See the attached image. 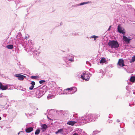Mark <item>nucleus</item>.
<instances>
[{
	"instance_id": "6ab92c4d",
	"label": "nucleus",
	"mask_w": 135,
	"mask_h": 135,
	"mask_svg": "<svg viewBox=\"0 0 135 135\" xmlns=\"http://www.w3.org/2000/svg\"><path fill=\"white\" fill-rule=\"evenodd\" d=\"M130 81L132 82H134L135 81V76H133L131 77Z\"/></svg>"
},
{
	"instance_id": "c85d7f7f",
	"label": "nucleus",
	"mask_w": 135,
	"mask_h": 135,
	"mask_svg": "<svg viewBox=\"0 0 135 135\" xmlns=\"http://www.w3.org/2000/svg\"><path fill=\"white\" fill-rule=\"evenodd\" d=\"M63 129H59L58 131L59 132V133H61V132L63 131Z\"/></svg>"
},
{
	"instance_id": "9d476101",
	"label": "nucleus",
	"mask_w": 135,
	"mask_h": 135,
	"mask_svg": "<svg viewBox=\"0 0 135 135\" xmlns=\"http://www.w3.org/2000/svg\"><path fill=\"white\" fill-rule=\"evenodd\" d=\"M118 64L121 67H123L124 66V60L122 59H119Z\"/></svg>"
},
{
	"instance_id": "a211bd4d",
	"label": "nucleus",
	"mask_w": 135,
	"mask_h": 135,
	"mask_svg": "<svg viewBox=\"0 0 135 135\" xmlns=\"http://www.w3.org/2000/svg\"><path fill=\"white\" fill-rule=\"evenodd\" d=\"M41 127L42 129H43V131H45L46 130V128H47V126H46L45 124L42 125Z\"/></svg>"
},
{
	"instance_id": "c9c22d12",
	"label": "nucleus",
	"mask_w": 135,
	"mask_h": 135,
	"mask_svg": "<svg viewBox=\"0 0 135 135\" xmlns=\"http://www.w3.org/2000/svg\"><path fill=\"white\" fill-rule=\"evenodd\" d=\"M1 117H0V120H1Z\"/></svg>"
},
{
	"instance_id": "ddd939ff",
	"label": "nucleus",
	"mask_w": 135,
	"mask_h": 135,
	"mask_svg": "<svg viewBox=\"0 0 135 135\" xmlns=\"http://www.w3.org/2000/svg\"><path fill=\"white\" fill-rule=\"evenodd\" d=\"M123 38L124 40L126 42H127L128 43H129V41L131 39L128 38L127 37L124 36H123Z\"/></svg>"
},
{
	"instance_id": "473e14b6",
	"label": "nucleus",
	"mask_w": 135,
	"mask_h": 135,
	"mask_svg": "<svg viewBox=\"0 0 135 135\" xmlns=\"http://www.w3.org/2000/svg\"><path fill=\"white\" fill-rule=\"evenodd\" d=\"M59 133V132L58 131H56L55 132V133L56 134H57L58 133Z\"/></svg>"
},
{
	"instance_id": "2eb2a0df",
	"label": "nucleus",
	"mask_w": 135,
	"mask_h": 135,
	"mask_svg": "<svg viewBox=\"0 0 135 135\" xmlns=\"http://www.w3.org/2000/svg\"><path fill=\"white\" fill-rule=\"evenodd\" d=\"M55 95H56L49 94L47 96V99H49L53 98H54L55 97Z\"/></svg>"
},
{
	"instance_id": "9b49d317",
	"label": "nucleus",
	"mask_w": 135,
	"mask_h": 135,
	"mask_svg": "<svg viewBox=\"0 0 135 135\" xmlns=\"http://www.w3.org/2000/svg\"><path fill=\"white\" fill-rule=\"evenodd\" d=\"M73 135H83V130L81 129H78L77 132L74 133Z\"/></svg>"
},
{
	"instance_id": "7ed1b4c3",
	"label": "nucleus",
	"mask_w": 135,
	"mask_h": 135,
	"mask_svg": "<svg viewBox=\"0 0 135 135\" xmlns=\"http://www.w3.org/2000/svg\"><path fill=\"white\" fill-rule=\"evenodd\" d=\"M90 73L89 72H85L83 74V75H81V78L83 80H85L86 81H88L89 79L90 76Z\"/></svg>"
},
{
	"instance_id": "f257e3e1",
	"label": "nucleus",
	"mask_w": 135,
	"mask_h": 135,
	"mask_svg": "<svg viewBox=\"0 0 135 135\" xmlns=\"http://www.w3.org/2000/svg\"><path fill=\"white\" fill-rule=\"evenodd\" d=\"M108 45L112 48H116L119 47L118 43L116 41H110L108 44Z\"/></svg>"
},
{
	"instance_id": "412c9836",
	"label": "nucleus",
	"mask_w": 135,
	"mask_h": 135,
	"mask_svg": "<svg viewBox=\"0 0 135 135\" xmlns=\"http://www.w3.org/2000/svg\"><path fill=\"white\" fill-rule=\"evenodd\" d=\"M91 2H90L88 1L86 2H84L80 4V5H82L84 4H87L89 3H91Z\"/></svg>"
},
{
	"instance_id": "1a4fd4ad",
	"label": "nucleus",
	"mask_w": 135,
	"mask_h": 135,
	"mask_svg": "<svg viewBox=\"0 0 135 135\" xmlns=\"http://www.w3.org/2000/svg\"><path fill=\"white\" fill-rule=\"evenodd\" d=\"M38 90L40 89V90H42L46 92V89L47 88V86L46 85H41L40 86H38Z\"/></svg>"
},
{
	"instance_id": "393cba45",
	"label": "nucleus",
	"mask_w": 135,
	"mask_h": 135,
	"mask_svg": "<svg viewBox=\"0 0 135 135\" xmlns=\"http://www.w3.org/2000/svg\"><path fill=\"white\" fill-rule=\"evenodd\" d=\"M91 37L92 38H94V40H95V39L98 38V36L94 35L91 36Z\"/></svg>"
},
{
	"instance_id": "6e6552de",
	"label": "nucleus",
	"mask_w": 135,
	"mask_h": 135,
	"mask_svg": "<svg viewBox=\"0 0 135 135\" xmlns=\"http://www.w3.org/2000/svg\"><path fill=\"white\" fill-rule=\"evenodd\" d=\"M15 76L18 77V79L20 80H23L24 78L26 77L25 76L19 74H15Z\"/></svg>"
},
{
	"instance_id": "e433bc0d",
	"label": "nucleus",
	"mask_w": 135,
	"mask_h": 135,
	"mask_svg": "<svg viewBox=\"0 0 135 135\" xmlns=\"http://www.w3.org/2000/svg\"><path fill=\"white\" fill-rule=\"evenodd\" d=\"M110 27H111V26H110V27H109V30H109V29H110Z\"/></svg>"
},
{
	"instance_id": "5701e85b",
	"label": "nucleus",
	"mask_w": 135,
	"mask_h": 135,
	"mask_svg": "<svg viewBox=\"0 0 135 135\" xmlns=\"http://www.w3.org/2000/svg\"><path fill=\"white\" fill-rule=\"evenodd\" d=\"M40 129H37L36 130V132H35V133L36 135L40 133Z\"/></svg>"
},
{
	"instance_id": "a878e982",
	"label": "nucleus",
	"mask_w": 135,
	"mask_h": 135,
	"mask_svg": "<svg viewBox=\"0 0 135 135\" xmlns=\"http://www.w3.org/2000/svg\"><path fill=\"white\" fill-rule=\"evenodd\" d=\"M99 132L98 131H93V134H94V135L96 134Z\"/></svg>"
},
{
	"instance_id": "ea45409f",
	"label": "nucleus",
	"mask_w": 135,
	"mask_h": 135,
	"mask_svg": "<svg viewBox=\"0 0 135 135\" xmlns=\"http://www.w3.org/2000/svg\"><path fill=\"white\" fill-rule=\"evenodd\" d=\"M129 106H131L130 104H129Z\"/></svg>"
},
{
	"instance_id": "58836bf2",
	"label": "nucleus",
	"mask_w": 135,
	"mask_h": 135,
	"mask_svg": "<svg viewBox=\"0 0 135 135\" xmlns=\"http://www.w3.org/2000/svg\"><path fill=\"white\" fill-rule=\"evenodd\" d=\"M0 85H1V84H2L0 82Z\"/></svg>"
},
{
	"instance_id": "4468645a",
	"label": "nucleus",
	"mask_w": 135,
	"mask_h": 135,
	"mask_svg": "<svg viewBox=\"0 0 135 135\" xmlns=\"http://www.w3.org/2000/svg\"><path fill=\"white\" fill-rule=\"evenodd\" d=\"M77 123V122L76 121H70L67 122V124L71 126H73L75 123Z\"/></svg>"
},
{
	"instance_id": "39448f33",
	"label": "nucleus",
	"mask_w": 135,
	"mask_h": 135,
	"mask_svg": "<svg viewBox=\"0 0 135 135\" xmlns=\"http://www.w3.org/2000/svg\"><path fill=\"white\" fill-rule=\"evenodd\" d=\"M13 85H0V89L2 90H6L7 89H13Z\"/></svg>"
},
{
	"instance_id": "dca6fc26",
	"label": "nucleus",
	"mask_w": 135,
	"mask_h": 135,
	"mask_svg": "<svg viewBox=\"0 0 135 135\" xmlns=\"http://www.w3.org/2000/svg\"><path fill=\"white\" fill-rule=\"evenodd\" d=\"M33 130L32 128L30 127L26 128V132L27 133H30Z\"/></svg>"
},
{
	"instance_id": "cd10ccee",
	"label": "nucleus",
	"mask_w": 135,
	"mask_h": 135,
	"mask_svg": "<svg viewBox=\"0 0 135 135\" xmlns=\"http://www.w3.org/2000/svg\"><path fill=\"white\" fill-rule=\"evenodd\" d=\"M69 60L70 61L72 62L74 61V58L73 57V58H71V59H69Z\"/></svg>"
},
{
	"instance_id": "4be33fe9",
	"label": "nucleus",
	"mask_w": 135,
	"mask_h": 135,
	"mask_svg": "<svg viewBox=\"0 0 135 135\" xmlns=\"http://www.w3.org/2000/svg\"><path fill=\"white\" fill-rule=\"evenodd\" d=\"M16 37L17 39L18 40L20 39L21 38L20 34L19 33H18V34L16 35Z\"/></svg>"
},
{
	"instance_id": "2f4dec72",
	"label": "nucleus",
	"mask_w": 135,
	"mask_h": 135,
	"mask_svg": "<svg viewBox=\"0 0 135 135\" xmlns=\"http://www.w3.org/2000/svg\"><path fill=\"white\" fill-rule=\"evenodd\" d=\"M31 84H35V83L34 81H32L31 83Z\"/></svg>"
},
{
	"instance_id": "f8f14e48",
	"label": "nucleus",
	"mask_w": 135,
	"mask_h": 135,
	"mask_svg": "<svg viewBox=\"0 0 135 135\" xmlns=\"http://www.w3.org/2000/svg\"><path fill=\"white\" fill-rule=\"evenodd\" d=\"M118 32L120 33H122L123 35H125V32L124 31V30L122 29V28L118 25Z\"/></svg>"
},
{
	"instance_id": "aec40b11",
	"label": "nucleus",
	"mask_w": 135,
	"mask_h": 135,
	"mask_svg": "<svg viewBox=\"0 0 135 135\" xmlns=\"http://www.w3.org/2000/svg\"><path fill=\"white\" fill-rule=\"evenodd\" d=\"M6 47L9 49H12L13 48V46L12 45H10L6 46Z\"/></svg>"
},
{
	"instance_id": "f3484780",
	"label": "nucleus",
	"mask_w": 135,
	"mask_h": 135,
	"mask_svg": "<svg viewBox=\"0 0 135 135\" xmlns=\"http://www.w3.org/2000/svg\"><path fill=\"white\" fill-rule=\"evenodd\" d=\"M106 59L103 57H102L100 61V63H104L106 62Z\"/></svg>"
},
{
	"instance_id": "f03ea898",
	"label": "nucleus",
	"mask_w": 135,
	"mask_h": 135,
	"mask_svg": "<svg viewBox=\"0 0 135 135\" xmlns=\"http://www.w3.org/2000/svg\"><path fill=\"white\" fill-rule=\"evenodd\" d=\"M77 90L76 87H74L66 89L65 90V92L67 94H71L74 93Z\"/></svg>"
},
{
	"instance_id": "f704fd0d",
	"label": "nucleus",
	"mask_w": 135,
	"mask_h": 135,
	"mask_svg": "<svg viewBox=\"0 0 135 135\" xmlns=\"http://www.w3.org/2000/svg\"><path fill=\"white\" fill-rule=\"evenodd\" d=\"M117 122H120V121H119V119H117Z\"/></svg>"
},
{
	"instance_id": "72a5a7b5",
	"label": "nucleus",
	"mask_w": 135,
	"mask_h": 135,
	"mask_svg": "<svg viewBox=\"0 0 135 135\" xmlns=\"http://www.w3.org/2000/svg\"><path fill=\"white\" fill-rule=\"evenodd\" d=\"M59 91H60V92H61V91H62V90L61 89H59Z\"/></svg>"
},
{
	"instance_id": "4c0bfd02",
	"label": "nucleus",
	"mask_w": 135,
	"mask_h": 135,
	"mask_svg": "<svg viewBox=\"0 0 135 135\" xmlns=\"http://www.w3.org/2000/svg\"><path fill=\"white\" fill-rule=\"evenodd\" d=\"M128 86H127L126 87V89H127V88H128Z\"/></svg>"
},
{
	"instance_id": "423d86ee",
	"label": "nucleus",
	"mask_w": 135,
	"mask_h": 135,
	"mask_svg": "<svg viewBox=\"0 0 135 135\" xmlns=\"http://www.w3.org/2000/svg\"><path fill=\"white\" fill-rule=\"evenodd\" d=\"M46 91H44L42 90H39V91H38L36 93V97L37 98H40L44 94Z\"/></svg>"
},
{
	"instance_id": "20e7f679",
	"label": "nucleus",
	"mask_w": 135,
	"mask_h": 135,
	"mask_svg": "<svg viewBox=\"0 0 135 135\" xmlns=\"http://www.w3.org/2000/svg\"><path fill=\"white\" fill-rule=\"evenodd\" d=\"M87 117L86 118H87L88 120V122H90L91 121H94L95 120V118H97L95 117L94 114H89L88 115H86Z\"/></svg>"
},
{
	"instance_id": "0eeeda50",
	"label": "nucleus",
	"mask_w": 135,
	"mask_h": 135,
	"mask_svg": "<svg viewBox=\"0 0 135 135\" xmlns=\"http://www.w3.org/2000/svg\"><path fill=\"white\" fill-rule=\"evenodd\" d=\"M86 116H84L82 117L80 119V122L81 123H86L88 122V120L87 118H86Z\"/></svg>"
},
{
	"instance_id": "a19ab883",
	"label": "nucleus",
	"mask_w": 135,
	"mask_h": 135,
	"mask_svg": "<svg viewBox=\"0 0 135 135\" xmlns=\"http://www.w3.org/2000/svg\"><path fill=\"white\" fill-rule=\"evenodd\" d=\"M36 88H34L33 89H36Z\"/></svg>"
},
{
	"instance_id": "7c9ffc66",
	"label": "nucleus",
	"mask_w": 135,
	"mask_h": 135,
	"mask_svg": "<svg viewBox=\"0 0 135 135\" xmlns=\"http://www.w3.org/2000/svg\"><path fill=\"white\" fill-rule=\"evenodd\" d=\"M31 78L32 79H35L37 78V77L35 76H32Z\"/></svg>"
},
{
	"instance_id": "b1692460",
	"label": "nucleus",
	"mask_w": 135,
	"mask_h": 135,
	"mask_svg": "<svg viewBox=\"0 0 135 135\" xmlns=\"http://www.w3.org/2000/svg\"><path fill=\"white\" fill-rule=\"evenodd\" d=\"M130 62H133L135 61V56L133 57L132 58V59L130 60Z\"/></svg>"
},
{
	"instance_id": "c756f323",
	"label": "nucleus",
	"mask_w": 135,
	"mask_h": 135,
	"mask_svg": "<svg viewBox=\"0 0 135 135\" xmlns=\"http://www.w3.org/2000/svg\"><path fill=\"white\" fill-rule=\"evenodd\" d=\"M45 80H40V81H39V83L40 84H42L43 83V82H45Z\"/></svg>"
},
{
	"instance_id": "bb28decb",
	"label": "nucleus",
	"mask_w": 135,
	"mask_h": 135,
	"mask_svg": "<svg viewBox=\"0 0 135 135\" xmlns=\"http://www.w3.org/2000/svg\"><path fill=\"white\" fill-rule=\"evenodd\" d=\"M34 85H32L29 87V89L30 90H32L34 87Z\"/></svg>"
},
{
	"instance_id": "79ce46f5",
	"label": "nucleus",
	"mask_w": 135,
	"mask_h": 135,
	"mask_svg": "<svg viewBox=\"0 0 135 135\" xmlns=\"http://www.w3.org/2000/svg\"><path fill=\"white\" fill-rule=\"evenodd\" d=\"M37 109H38V108H36V109H37Z\"/></svg>"
}]
</instances>
